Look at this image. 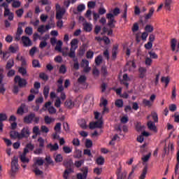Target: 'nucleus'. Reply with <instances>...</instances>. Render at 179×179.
Returning a JSON list of instances; mask_svg holds the SVG:
<instances>
[{
  "label": "nucleus",
  "mask_w": 179,
  "mask_h": 179,
  "mask_svg": "<svg viewBox=\"0 0 179 179\" xmlns=\"http://www.w3.org/2000/svg\"><path fill=\"white\" fill-rule=\"evenodd\" d=\"M143 104H144V106H145V107H152L153 103H151L150 101H149L146 99H143Z\"/></svg>",
  "instance_id": "45"
},
{
  "label": "nucleus",
  "mask_w": 179,
  "mask_h": 179,
  "mask_svg": "<svg viewBox=\"0 0 179 179\" xmlns=\"http://www.w3.org/2000/svg\"><path fill=\"white\" fill-rule=\"evenodd\" d=\"M85 163V160L81 159L80 161H76L75 162V166L77 167V169H79V167H82V164Z\"/></svg>",
  "instance_id": "53"
},
{
  "label": "nucleus",
  "mask_w": 179,
  "mask_h": 179,
  "mask_svg": "<svg viewBox=\"0 0 179 179\" xmlns=\"http://www.w3.org/2000/svg\"><path fill=\"white\" fill-rule=\"evenodd\" d=\"M136 130L137 131V132H141V131L143 130V126H142L141 122H137L136 123Z\"/></svg>",
  "instance_id": "43"
},
{
  "label": "nucleus",
  "mask_w": 179,
  "mask_h": 179,
  "mask_svg": "<svg viewBox=\"0 0 179 179\" xmlns=\"http://www.w3.org/2000/svg\"><path fill=\"white\" fill-rule=\"evenodd\" d=\"M79 43V41L78 39L74 38L71 41V48H75V47H77L78 48V44Z\"/></svg>",
  "instance_id": "38"
},
{
  "label": "nucleus",
  "mask_w": 179,
  "mask_h": 179,
  "mask_svg": "<svg viewBox=\"0 0 179 179\" xmlns=\"http://www.w3.org/2000/svg\"><path fill=\"white\" fill-rule=\"evenodd\" d=\"M106 19L108 20V26H111L116 22L115 20L114 19V15H113V13H107Z\"/></svg>",
  "instance_id": "12"
},
{
  "label": "nucleus",
  "mask_w": 179,
  "mask_h": 179,
  "mask_svg": "<svg viewBox=\"0 0 179 179\" xmlns=\"http://www.w3.org/2000/svg\"><path fill=\"white\" fill-rule=\"evenodd\" d=\"M24 122L28 124H32L33 122L34 124H38L40 122V117H36V113H31L24 117Z\"/></svg>",
  "instance_id": "2"
},
{
  "label": "nucleus",
  "mask_w": 179,
  "mask_h": 179,
  "mask_svg": "<svg viewBox=\"0 0 179 179\" xmlns=\"http://www.w3.org/2000/svg\"><path fill=\"white\" fill-rule=\"evenodd\" d=\"M146 174H148V166H145L143 169V171H142L141 176H139V179H145L146 178Z\"/></svg>",
  "instance_id": "21"
},
{
  "label": "nucleus",
  "mask_w": 179,
  "mask_h": 179,
  "mask_svg": "<svg viewBox=\"0 0 179 179\" xmlns=\"http://www.w3.org/2000/svg\"><path fill=\"white\" fill-rule=\"evenodd\" d=\"M127 171L121 173V168H118L116 171L117 179H129L131 173H129L128 178H127Z\"/></svg>",
  "instance_id": "6"
},
{
  "label": "nucleus",
  "mask_w": 179,
  "mask_h": 179,
  "mask_svg": "<svg viewBox=\"0 0 179 179\" xmlns=\"http://www.w3.org/2000/svg\"><path fill=\"white\" fill-rule=\"evenodd\" d=\"M19 170V159L17 157H14L11 161V176L13 177L15 174L17 173Z\"/></svg>",
  "instance_id": "3"
},
{
  "label": "nucleus",
  "mask_w": 179,
  "mask_h": 179,
  "mask_svg": "<svg viewBox=\"0 0 179 179\" xmlns=\"http://www.w3.org/2000/svg\"><path fill=\"white\" fill-rule=\"evenodd\" d=\"M14 65H15V62L13 61V59L12 60L10 59L7 62L6 69H11Z\"/></svg>",
  "instance_id": "34"
},
{
  "label": "nucleus",
  "mask_w": 179,
  "mask_h": 179,
  "mask_svg": "<svg viewBox=\"0 0 179 179\" xmlns=\"http://www.w3.org/2000/svg\"><path fill=\"white\" fill-rule=\"evenodd\" d=\"M150 156H152V153L150 152H149L147 155H144L143 157L141 158L142 162H143V163H147V162H149Z\"/></svg>",
  "instance_id": "41"
},
{
  "label": "nucleus",
  "mask_w": 179,
  "mask_h": 179,
  "mask_svg": "<svg viewBox=\"0 0 179 179\" xmlns=\"http://www.w3.org/2000/svg\"><path fill=\"white\" fill-rule=\"evenodd\" d=\"M32 171L35 173L36 176H43V172L41 171L38 167H32Z\"/></svg>",
  "instance_id": "30"
},
{
  "label": "nucleus",
  "mask_w": 179,
  "mask_h": 179,
  "mask_svg": "<svg viewBox=\"0 0 179 179\" xmlns=\"http://www.w3.org/2000/svg\"><path fill=\"white\" fill-rule=\"evenodd\" d=\"M78 124L83 129H86L87 128V125H86V120L84 119L78 120Z\"/></svg>",
  "instance_id": "27"
},
{
  "label": "nucleus",
  "mask_w": 179,
  "mask_h": 179,
  "mask_svg": "<svg viewBox=\"0 0 179 179\" xmlns=\"http://www.w3.org/2000/svg\"><path fill=\"white\" fill-rule=\"evenodd\" d=\"M21 3L19 1H13L12 3L13 8H20Z\"/></svg>",
  "instance_id": "61"
},
{
  "label": "nucleus",
  "mask_w": 179,
  "mask_h": 179,
  "mask_svg": "<svg viewBox=\"0 0 179 179\" xmlns=\"http://www.w3.org/2000/svg\"><path fill=\"white\" fill-rule=\"evenodd\" d=\"M29 136H30V130H29V127H23L19 135V139H23V138H27Z\"/></svg>",
  "instance_id": "7"
},
{
  "label": "nucleus",
  "mask_w": 179,
  "mask_h": 179,
  "mask_svg": "<svg viewBox=\"0 0 179 179\" xmlns=\"http://www.w3.org/2000/svg\"><path fill=\"white\" fill-rule=\"evenodd\" d=\"M63 152H64L66 154L72 153V148H70L68 146H64L63 147Z\"/></svg>",
  "instance_id": "60"
},
{
  "label": "nucleus",
  "mask_w": 179,
  "mask_h": 179,
  "mask_svg": "<svg viewBox=\"0 0 179 179\" xmlns=\"http://www.w3.org/2000/svg\"><path fill=\"white\" fill-rule=\"evenodd\" d=\"M48 94H50V86L46 85L43 88V96L45 99L48 97Z\"/></svg>",
  "instance_id": "28"
},
{
  "label": "nucleus",
  "mask_w": 179,
  "mask_h": 179,
  "mask_svg": "<svg viewBox=\"0 0 179 179\" xmlns=\"http://www.w3.org/2000/svg\"><path fill=\"white\" fill-rule=\"evenodd\" d=\"M103 63V56L101 55H98L95 58V64L97 66Z\"/></svg>",
  "instance_id": "24"
},
{
  "label": "nucleus",
  "mask_w": 179,
  "mask_h": 179,
  "mask_svg": "<svg viewBox=\"0 0 179 179\" xmlns=\"http://www.w3.org/2000/svg\"><path fill=\"white\" fill-rule=\"evenodd\" d=\"M113 17L115 16H118V15H120V13H121V11L120 10V8H118V7H116L113 9Z\"/></svg>",
  "instance_id": "54"
},
{
  "label": "nucleus",
  "mask_w": 179,
  "mask_h": 179,
  "mask_svg": "<svg viewBox=\"0 0 179 179\" xmlns=\"http://www.w3.org/2000/svg\"><path fill=\"white\" fill-rule=\"evenodd\" d=\"M161 82L162 83H165V87L169 86V83H170V78L169 77H162Z\"/></svg>",
  "instance_id": "32"
},
{
  "label": "nucleus",
  "mask_w": 179,
  "mask_h": 179,
  "mask_svg": "<svg viewBox=\"0 0 179 179\" xmlns=\"http://www.w3.org/2000/svg\"><path fill=\"white\" fill-rule=\"evenodd\" d=\"M6 120H8V116L5 113H0V122L6 121Z\"/></svg>",
  "instance_id": "64"
},
{
  "label": "nucleus",
  "mask_w": 179,
  "mask_h": 179,
  "mask_svg": "<svg viewBox=\"0 0 179 179\" xmlns=\"http://www.w3.org/2000/svg\"><path fill=\"white\" fill-rule=\"evenodd\" d=\"M81 171L83 173H79L77 174V179H87V173H89V169H87V167H85Z\"/></svg>",
  "instance_id": "8"
},
{
  "label": "nucleus",
  "mask_w": 179,
  "mask_h": 179,
  "mask_svg": "<svg viewBox=\"0 0 179 179\" xmlns=\"http://www.w3.org/2000/svg\"><path fill=\"white\" fill-rule=\"evenodd\" d=\"M72 159L64 161L63 166H64L66 169L64 172L63 178L68 179L71 173H73V170H72V168H71L72 167Z\"/></svg>",
  "instance_id": "1"
},
{
  "label": "nucleus",
  "mask_w": 179,
  "mask_h": 179,
  "mask_svg": "<svg viewBox=\"0 0 179 179\" xmlns=\"http://www.w3.org/2000/svg\"><path fill=\"white\" fill-rule=\"evenodd\" d=\"M177 45V40L176 38H173L171 41V47L172 51H176V46Z\"/></svg>",
  "instance_id": "37"
},
{
  "label": "nucleus",
  "mask_w": 179,
  "mask_h": 179,
  "mask_svg": "<svg viewBox=\"0 0 179 179\" xmlns=\"http://www.w3.org/2000/svg\"><path fill=\"white\" fill-rule=\"evenodd\" d=\"M18 72L22 75V76H24L27 73V70H26L24 67H20L18 69Z\"/></svg>",
  "instance_id": "56"
},
{
  "label": "nucleus",
  "mask_w": 179,
  "mask_h": 179,
  "mask_svg": "<svg viewBox=\"0 0 179 179\" xmlns=\"http://www.w3.org/2000/svg\"><path fill=\"white\" fill-rule=\"evenodd\" d=\"M171 2L172 0H165V8L166 9V10H171Z\"/></svg>",
  "instance_id": "40"
},
{
  "label": "nucleus",
  "mask_w": 179,
  "mask_h": 179,
  "mask_svg": "<svg viewBox=\"0 0 179 179\" xmlns=\"http://www.w3.org/2000/svg\"><path fill=\"white\" fill-rule=\"evenodd\" d=\"M96 164H98V166H103V164H104V157H98L96 160Z\"/></svg>",
  "instance_id": "39"
},
{
  "label": "nucleus",
  "mask_w": 179,
  "mask_h": 179,
  "mask_svg": "<svg viewBox=\"0 0 179 179\" xmlns=\"http://www.w3.org/2000/svg\"><path fill=\"white\" fill-rule=\"evenodd\" d=\"M118 44H115L113 45L112 48V58L113 59H115L117 58V55L118 54Z\"/></svg>",
  "instance_id": "13"
},
{
  "label": "nucleus",
  "mask_w": 179,
  "mask_h": 179,
  "mask_svg": "<svg viewBox=\"0 0 179 179\" xmlns=\"http://www.w3.org/2000/svg\"><path fill=\"white\" fill-rule=\"evenodd\" d=\"M20 24H24V23L23 22H20L18 24V27L17 29V34H23V29H22V27L20 26Z\"/></svg>",
  "instance_id": "50"
},
{
  "label": "nucleus",
  "mask_w": 179,
  "mask_h": 179,
  "mask_svg": "<svg viewBox=\"0 0 179 179\" xmlns=\"http://www.w3.org/2000/svg\"><path fill=\"white\" fill-rule=\"evenodd\" d=\"M20 159L22 163H29L30 162L29 158L26 157V154H24V152L20 157Z\"/></svg>",
  "instance_id": "33"
},
{
  "label": "nucleus",
  "mask_w": 179,
  "mask_h": 179,
  "mask_svg": "<svg viewBox=\"0 0 179 179\" xmlns=\"http://www.w3.org/2000/svg\"><path fill=\"white\" fill-rule=\"evenodd\" d=\"M62 126V124L61 122L57 123L54 128L55 132H61Z\"/></svg>",
  "instance_id": "49"
},
{
  "label": "nucleus",
  "mask_w": 179,
  "mask_h": 179,
  "mask_svg": "<svg viewBox=\"0 0 179 179\" xmlns=\"http://www.w3.org/2000/svg\"><path fill=\"white\" fill-rule=\"evenodd\" d=\"M19 135H20V133L15 131H11L10 132V136L12 139H19Z\"/></svg>",
  "instance_id": "22"
},
{
  "label": "nucleus",
  "mask_w": 179,
  "mask_h": 179,
  "mask_svg": "<svg viewBox=\"0 0 179 179\" xmlns=\"http://www.w3.org/2000/svg\"><path fill=\"white\" fill-rule=\"evenodd\" d=\"M73 69L76 71H78L79 69V61L78 60V57H73Z\"/></svg>",
  "instance_id": "25"
},
{
  "label": "nucleus",
  "mask_w": 179,
  "mask_h": 179,
  "mask_svg": "<svg viewBox=\"0 0 179 179\" xmlns=\"http://www.w3.org/2000/svg\"><path fill=\"white\" fill-rule=\"evenodd\" d=\"M85 52H86V48L85 46L80 48L78 55H80V57H83V55H85Z\"/></svg>",
  "instance_id": "51"
},
{
  "label": "nucleus",
  "mask_w": 179,
  "mask_h": 179,
  "mask_svg": "<svg viewBox=\"0 0 179 179\" xmlns=\"http://www.w3.org/2000/svg\"><path fill=\"white\" fill-rule=\"evenodd\" d=\"M94 55V52L92 50H88L86 53V58L87 59H93V57Z\"/></svg>",
  "instance_id": "42"
},
{
  "label": "nucleus",
  "mask_w": 179,
  "mask_h": 179,
  "mask_svg": "<svg viewBox=\"0 0 179 179\" xmlns=\"http://www.w3.org/2000/svg\"><path fill=\"white\" fill-rule=\"evenodd\" d=\"M93 146V141H92V140L87 138L85 141V148H87V149H90V148H92Z\"/></svg>",
  "instance_id": "36"
},
{
  "label": "nucleus",
  "mask_w": 179,
  "mask_h": 179,
  "mask_svg": "<svg viewBox=\"0 0 179 179\" xmlns=\"http://www.w3.org/2000/svg\"><path fill=\"white\" fill-rule=\"evenodd\" d=\"M155 13V8L152 7L150 8L149 12L148 14L145 15V20H149L153 16V14Z\"/></svg>",
  "instance_id": "19"
},
{
  "label": "nucleus",
  "mask_w": 179,
  "mask_h": 179,
  "mask_svg": "<svg viewBox=\"0 0 179 179\" xmlns=\"http://www.w3.org/2000/svg\"><path fill=\"white\" fill-rule=\"evenodd\" d=\"M73 157L74 159H80L82 157V150L76 149Z\"/></svg>",
  "instance_id": "29"
},
{
  "label": "nucleus",
  "mask_w": 179,
  "mask_h": 179,
  "mask_svg": "<svg viewBox=\"0 0 179 179\" xmlns=\"http://www.w3.org/2000/svg\"><path fill=\"white\" fill-rule=\"evenodd\" d=\"M16 59L17 61H21L22 66H26V65H27V63L26 62V59H24L23 57H19V55H18V56H17Z\"/></svg>",
  "instance_id": "35"
},
{
  "label": "nucleus",
  "mask_w": 179,
  "mask_h": 179,
  "mask_svg": "<svg viewBox=\"0 0 179 179\" xmlns=\"http://www.w3.org/2000/svg\"><path fill=\"white\" fill-rule=\"evenodd\" d=\"M72 143L73 146H80V141H79V138H73Z\"/></svg>",
  "instance_id": "63"
},
{
  "label": "nucleus",
  "mask_w": 179,
  "mask_h": 179,
  "mask_svg": "<svg viewBox=\"0 0 179 179\" xmlns=\"http://www.w3.org/2000/svg\"><path fill=\"white\" fill-rule=\"evenodd\" d=\"M146 69L143 67H140L138 69V72H139V78L141 79H143L146 76Z\"/></svg>",
  "instance_id": "17"
},
{
  "label": "nucleus",
  "mask_w": 179,
  "mask_h": 179,
  "mask_svg": "<svg viewBox=\"0 0 179 179\" xmlns=\"http://www.w3.org/2000/svg\"><path fill=\"white\" fill-rule=\"evenodd\" d=\"M15 83H17L18 87H26L27 85V80L24 78H21L20 76H16L14 78Z\"/></svg>",
  "instance_id": "5"
},
{
  "label": "nucleus",
  "mask_w": 179,
  "mask_h": 179,
  "mask_svg": "<svg viewBox=\"0 0 179 179\" xmlns=\"http://www.w3.org/2000/svg\"><path fill=\"white\" fill-rule=\"evenodd\" d=\"M83 27H84L85 31H87V33H90V31H92V24H89V22L84 23Z\"/></svg>",
  "instance_id": "20"
},
{
  "label": "nucleus",
  "mask_w": 179,
  "mask_h": 179,
  "mask_svg": "<svg viewBox=\"0 0 179 179\" xmlns=\"http://www.w3.org/2000/svg\"><path fill=\"white\" fill-rule=\"evenodd\" d=\"M43 164H44V160L41 158H38L35 160L32 167H38V166H43Z\"/></svg>",
  "instance_id": "16"
},
{
  "label": "nucleus",
  "mask_w": 179,
  "mask_h": 179,
  "mask_svg": "<svg viewBox=\"0 0 179 179\" xmlns=\"http://www.w3.org/2000/svg\"><path fill=\"white\" fill-rule=\"evenodd\" d=\"M55 160L56 163H61V162H62V160H64V157H62V155L61 154H58L56 155Z\"/></svg>",
  "instance_id": "44"
},
{
  "label": "nucleus",
  "mask_w": 179,
  "mask_h": 179,
  "mask_svg": "<svg viewBox=\"0 0 179 179\" xmlns=\"http://www.w3.org/2000/svg\"><path fill=\"white\" fill-rule=\"evenodd\" d=\"M115 106L118 108H122L124 107V101L122 99H117L115 102Z\"/></svg>",
  "instance_id": "26"
},
{
  "label": "nucleus",
  "mask_w": 179,
  "mask_h": 179,
  "mask_svg": "<svg viewBox=\"0 0 179 179\" xmlns=\"http://www.w3.org/2000/svg\"><path fill=\"white\" fill-rule=\"evenodd\" d=\"M3 73L0 72V93L1 94H5V92H6V88H5V84L2 83L3 81Z\"/></svg>",
  "instance_id": "11"
},
{
  "label": "nucleus",
  "mask_w": 179,
  "mask_h": 179,
  "mask_svg": "<svg viewBox=\"0 0 179 179\" xmlns=\"http://www.w3.org/2000/svg\"><path fill=\"white\" fill-rule=\"evenodd\" d=\"M39 78L42 79V80H48V76L45 73H41L39 74Z\"/></svg>",
  "instance_id": "59"
},
{
  "label": "nucleus",
  "mask_w": 179,
  "mask_h": 179,
  "mask_svg": "<svg viewBox=\"0 0 179 179\" xmlns=\"http://www.w3.org/2000/svg\"><path fill=\"white\" fill-rule=\"evenodd\" d=\"M103 126V121L101 119L99 120L96 122H92L90 123V129H94L95 128H101Z\"/></svg>",
  "instance_id": "10"
},
{
  "label": "nucleus",
  "mask_w": 179,
  "mask_h": 179,
  "mask_svg": "<svg viewBox=\"0 0 179 179\" xmlns=\"http://www.w3.org/2000/svg\"><path fill=\"white\" fill-rule=\"evenodd\" d=\"M86 79L87 78L85 76H80L78 79V83L80 85H86Z\"/></svg>",
  "instance_id": "31"
},
{
  "label": "nucleus",
  "mask_w": 179,
  "mask_h": 179,
  "mask_svg": "<svg viewBox=\"0 0 179 179\" xmlns=\"http://www.w3.org/2000/svg\"><path fill=\"white\" fill-rule=\"evenodd\" d=\"M22 43L24 44V47H31L33 45V42L29 36H23L21 38Z\"/></svg>",
  "instance_id": "9"
},
{
  "label": "nucleus",
  "mask_w": 179,
  "mask_h": 179,
  "mask_svg": "<svg viewBox=\"0 0 179 179\" xmlns=\"http://www.w3.org/2000/svg\"><path fill=\"white\" fill-rule=\"evenodd\" d=\"M24 32L28 36H31V34H33V28H31L30 27H27L25 28Z\"/></svg>",
  "instance_id": "46"
},
{
  "label": "nucleus",
  "mask_w": 179,
  "mask_h": 179,
  "mask_svg": "<svg viewBox=\"0 0 179 179\" xmlns=\"http://www.w3.org/2000/svg\"><path fill=\"white\" fill-rule=\"evenodd\" d=\"M147 125L150 131H153L154 132H157V128L156 127V125H155V123L152 121H149L147 123Z\"/></svg>",
  "instance_id": "18"
},
{
  "label": "nucleus",
  "mask_w": 179,
  "mask_h": 179,
  "mask_svg": "<svg viewBox=\"0 0 179 179\" xmlns=\"http://www.w3.org/2000/svg\"><path fill=\"white\" fill-rule=\"evenodd\" d=\"M32 66L34 68H41L40 62L37 59H34L32 62Z\"/></svg>",
  "instance_id": "47"
},
{
  "label": "nucleus",
  "mask_w": 179,
  "mask_h": 179,
  "mask_svg": "<svg viewBox=\"0 0 179 179\" xmlns=\"http://www.w3.org/2000/svg\"><path fill=\"white\" fill-rule=\"evenodd\" d=\"M52 121H54V119L50 117L49 116H45V124H47L48 125H49L50 124H51V122H52Z\"/></svg>",
  "instance_id": "62"
},
{
  "label": "nucleus",
  "mask_w": 179,
  "mask_h": 179,
  "mask_svg": "<svg viewBox=\"0 0 179 179\" xmlns=\"http://www.w3.org/2000/svg\"><path fill=\"white\" fill-rule=\"evenodd\" d=\"M65 106L69 108H72V107H73V102L72 101V100H67L65 102Z\"/></svg>",
  "instance_id": "58"
},
{
  "label": "nucleus",
  "mask_w": 179,
  "mask_h": 179,
  "mask_svg": "<svg viewBox=\"0 0 179 179\" xmlns=\"http://www.w3.org/2000/svg\"><path fill=\"white\" fill-rule=\"evenodd\" d=\"M177 162L178 164L176 165L175 167V173L177 174V173H178V169H179V151H178L177 152Z\"/></svg>",
  "instance_id": "57"
},
{
  "label": "nucleus",
  "mask_w": 179,
  "mask_h": 179,
  "mask_svg": "<svg viewBox=\"0 0 179 179\" xmlns=\"http://www.w3.org/2000/svg\"><path fill=\"white\" fill-rule=\"evenodd\" d=\"M34 150V145L31 144V143L26 145V147L24 148V155H27L29 150Z\"/></svg>",
  "instance_id": "15"
},
{
  "label": "nucleus",
  "mask_w": 179,
  "mask_h": 179,
  "mask_svg": "<svg viewBox=\"0 0 179 179\" xmlns=\"http://www.w3.org/2000/svg\"><path fill=\"white\" fill-rule=\"evenodd\" d=\"M33 134H35V135H40V127L38 126H34L33 127Z\"/></svg>",
  "instance_id": "52"
},
{
  "label": "nucleus",
  "mask_w": 179,
  "mask_h": 179,
  "mask_svg": "<svg viewBox=\"0 0 179 179\" xmlns=\"http://www.w3.org/2000/svg\"><path fill=\"white\" fill-rule=\"evenodd\" d=\"M145 30L147 31V33H152V31L154 30L153 26L148 24L145 26Z\"/></svg>",
  "instance_id": "55"
},
{
  "label": "nucleus",
  "mask_w": 179,
  "mask_h": 179,
  "mask_svg": "<svg viewBox=\"0 0 179 179\" xmlns=\"http://www.w3.org/2000/svg\"><path fill=\"white\" fill-rule=\"evenodd\" d=\"M56 19L61 20L64 17L65 13H66V10L64 7H61V6L58 3L56 4Z\"/></svg>",
  "instance_id": "4"
},
{
  "label": "nucleus",
  "mask_w": 179,
  "mask_h": 179,
  "mask_svg": "<svg viewBox=\"0 0 179 179\" xmlns=\"http://www.w3.org/2000/svg\"><path fill=\"white\" fill-rule=\"evenodd\" d=\"M76 48H78V46L74 48H70V52L68 54V56L70 58H75V57H76V54L75 52V51H76Z\"/></svg>",
  "instance_id": "23"
},
{
  "label": "nucleus",
  "mask_w": 179,
  "mask_h": 179,
  "mask_svg": "<svg viewBox=\"0 0 179 179\" xmlns=\"http://www.w3.org/2000/svg\"><path fill=\"white\" fill-rule=\"evenodd\" d=\"M83 155L85 156H88V157H93V155H92V151L90 149H85L83 151Z\"/></svg>",
  "instance_id": "48"
},
{
  "label": "nucleus",
  "mask_w": 179,
  "mask_h": 179,
  "mask_svg": "<svg viewBox=\"0 0 179 179\" xmlns=\"http://www.w3.org/2000/svg\"><path fill=\"white\" fill-rule=\"evenodd\" d=\"M46 148H48V149H50V152H56V150H58V149H59V146L57 143H55L54 145H52V143H49L47 145Z\"/></svg>",
  "instance_id": "14"
}]
</instances>
